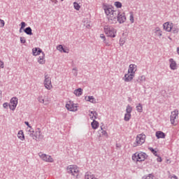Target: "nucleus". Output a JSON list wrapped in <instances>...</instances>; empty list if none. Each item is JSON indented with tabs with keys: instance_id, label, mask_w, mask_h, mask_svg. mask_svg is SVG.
Segmentation results:
<instances>
[{
	"instance_id": "obj_8",
	"label": "nucleus",
	"mask_w": 179,
	"mask_h": 179,
	"mask_svg": "<svg viewBox=\"0 0 179 179\" xmlns=\"http://www.w3.org/2000/svg\"><path fill=\"white\" fill-rule=\"evenodd\" d=\"M66 108L69 111H78V104L73 103L71 101H69L66 104Z\"/></svg>"
},
{
	"instance_id": "obj_1",
	"label": "nucleus",
	"mask_w": 179,
	"mask_h": 179,
	"mask_svg": "<svg viewBox=\"0 0 179 179\" xmlns=\"http://www.w3.org/2000/svg\"><path fill=\"white\" fill-rule=\"evenodd\" d=\"M103 10L106 15V17L109 23H117V17L118 16V11L114 10L111 6H104Z\"/></svg>"
},
{
	"instance_id": "obj_46",
	"label": "nucleus",
	"mask_w": 179,
	"mask_h": 179,
	"mask_svg": "<svg viewBox=\"0 0 179 179\" xmlns=\"http://www.w3.org/2000/svg\"><path fill=\"white\" fill-rule=\"evenodd\" d=\"M25 124H26V125H27V127H29V128L31 127H30V124H29V122H25Z\"/></svg>"
},
{
	"instance_id": "obj_10",
	"label": "nucleus",
	"mask_w": 179,
	"mask_h": 179,
	"mask_svg": "<svg viewBox=\"0 0 179 179\" xmlns=\"http://www.w3.org/2000/svg\"><path fill=\"white\" fill-rule=\"evenodd\" d=\"M38 156L42 159V160H43V162H47L48 163H52V162H54V159L48 155L40 152Z\"/></svg>"
},
{
	"instance_id": "obj_6",
	"label": "nucleus",
	"mask_w": 179,
	"mask_h": 179,
	"mask_svg": "<svg viewBox=\"0 0 179 179\" xmlns=\"http://www.w3.org/2000/svg\"><path fill=\"white\" fill-rule=\"evenodd\" d=\"M43 85L48 90H51V89H52V84L51 83V77H50V74L45 73Z\"/></svg>"
},
{
	"instance_id": "obj_3",
	"label": "nucleus",
	"mask_w": 179,
	"mask_h": 179,
	"mask_svg": "<svg viewBox=\"0 0 179 179\" xmlns=\"http://www.w3.org/2000/svg\"><path fill=\"white\" fill-rule=\"evenodd\" d=\"M67 171L69 174H71V176H73V177H76V178H78L79 177V175L80 174V171H79V167L76 165H70L67 167Z\"/></svg>"
},
{
	"instance_id": "obj_13",
	"label": "nucleus",
	"mask_w": 179,
	"mask_h": 179,
	"mask_svg": "<svg viewBox=\"0 0 179 179\" xmlns=\"http://www.w3.org/2000/svg\"><path fill=\"white\" fill-rule=\"evenodd\" d=\"M17 106V98L13 97L10 101L9 108L10 110H15Z\"/></svg>"
},
{
	"instance_id": "obj_36",
	"label": "nucleus",
	"mask_w": 179,
	"mask_h": 179,
	"mask_svg": "<svg viewBox=\"0 0 179 179\" xmlns=\"http://www.w3.org/2000/svg\"><path fill=\"white\" fill-rule=\"evenodd\" d=\"M4 26H5V21L0 19V27H4Z\"/></svg>"
},
{
	"instance_id": "obj_16",
	"label": "nucleus",
	"mask_w": 179,
	"mask_h": 179,
	"mask_svg": "<svg viewBox=\"0 0 179 179\" xmlns=\"http://www.w3.org/2000/svg\"><path fill=\"white\" fill-rule=\"evenodd\" d=\"M164 29L166 30V31H171L173 29V23L171 22H165L163 24Z\"/></svg>"
},
{
	"instance_id": "obj_31",
	"label": "nucleus",
	"mask_w": 179,
	"mask_h": 179,
	"mask_svg": "<svg viewBox=\"0 0 179 179\" xmlns=\"http://www.w3.org/2000/svg\"><path fill=\"white\" fill-rule=\"evenodd\" d=\"M114 5L117 8H122V3H121L120 1L115 2Z\"/></svg>"
},
{
	"instance_id": "obj_18",
	"label": "nucleus",
	"mask_w": 179,
	"mask_h": 179,
	"mask_svg": "<svg viewBox=\"0 0 179 179\" xmlns=\"http://www.w3.org/2000/svg\"><path fill=\"white\" fill-rule=\"evenodd\" d=\"M39 103H41L42 104H44L45 106H47V104H50V99H44L43 96H39L38 99Z\"/></svg>"
},
{
	"instance_id": "obj_20",
	"label": "nucleus",
	"mask_w": 179,
	"mask_h": 179,
	"mask_svg": "<svg viewBox=\"0 0 179 179\" xmlns=\"http://www.w3.org/2000/svg\"><path fill=\"white\" fill-rule=\"evenodd\" d=\"M169 62L171 69H172L173 71L177 69V63L176 62V61H174V59H170Z\"/></svg>"
},
{
	"instance_id": "obj_11",
	"label": "nucleus",
	"mask_w": 179,
	"mask_h": 179,
	"mask_svg": "<svg viewBox=\"0 0 179 179\" xmlns=\"http://www.w3.org/2000/svg\"><path fill=\"white\" fill-rule=\"evenodd\" d=\"M43 138H44V136L43 133H41V129L39 128L36 129L34 134V139H35V141H40V139H43Z\"/></svg>"
},
{
	"instance_id": "obj_12",
	"label": "nucleus",
	"mask_w": 179,
	"mask_h": 179,
	"mask_svg": "<svg viewBox=\"0 0 179 179\" xmlns=\"http://www.w3.org/2000/svg\"><path fill=\"white\" fill-rule=\"evenodd\" d=\"M116 19L118 23H120V24L125 23V22H127V17L125 16V13H117V16Z\"/></svg>"
},
{
	"instance_id": "obj_40",
	"label": "nucleus",
	"mask_w": 179,
	"mask_h": 179,
	"mask_svg": "<svg viewBox=\"0 0 179 179\" xmlns=\"http://www.w3.org/2000/svg\"><path fill=\"white\" fill-rule=\"evenodd\" d=\"M1 69L5 68V64H4L3 62H2V61H0V69H1Z\"/></svg>"
},
{
	"instance_id": "obj_41",
	"label": "nucleus",
	"mask_w": 179,
	"mask_h": 179,
	"mask_svg": "<svg viewBox=\"0 0 179 179\" xmlns=\"http://www.w3.org/2000/svg\"><path fill=\"white\" fill-rule=\"evenodd\" d=\"M26 27V22H21V29H24Z\"/></svg>"
},
{
	"instance_id": "obj_30",
	"label": "nucleus",
	"mask_w": 179,
	"mask_h": 179,
	"mask_svg": "<svg viewBox=\"0 0 179 179\" xmlns=\"http://www.w3.org/2000/svg\"><path fill=\"white\" fill-rule=\"evenodd\" d=\"M57 50H58V51H60V52H66V50H64V46H62V45H59L57 47Z\"/></svg>"
},
{
	"instance_id": "obj_28",
	"label": "nucleus",
	"mask_w": 179,
	"mask_h": 179,
	"mask_svg": "<svg viewBox=\"0 0 179 179\" xmlns=\"http://www.w3.org/2000/svg\"><path fill=\"white\" fill-rule=\"evenodd\" d=\"M24 33H26V34H28L29 36L33 35V32H31V28L30 27H27L24 29Z\"/></svg>"
},
{
	"instance_id": "obj_32",
	"label": "nucleus",
	"mask_w": 179,
	"mask_h": 179,
	"mask_svg": "<svg viewBox=\"0 0 179 179\" xmlns=\"http://www.w3.org/2000/svg\"><path fill=\"white\" fill-rule=\"evenodd\" d=\"M130 16H129V20L131 22V23H134V22H135L134 18V13L131 12L129 13Z\"/></svg>"
},
{
	"instance_id": "obj_29",
	"label": "nucleus",
	"mask_w": 179,
	"mask_h": 179,
	"mask_svg": "<svg viewBox=\"0 0 179 179\" xmlns=\"http://www.w3.org/2000/svg\"><path fill=\"white\" fill-rule=\"evenodd\" d=\"M138 113H142L143 111V107L142 106V104L138 103L136 107Z\"/></svg>"
},
{
	"instance_id": "obj_37",
	"label": "nucleus",
	"mask_w": 179,
	"mask_h": 179,
	"mask_svg": "<svg viewBox=\"0 0 179 179\" xmlns=\"http://www.w3.org/2000/svg\"><path fill=\"white\" fill-rule=\"evenodd\" d=\"M101 134L103 136H105V138H108V134H107V131H102Z\"/></svg>"
},
{
	"instance_id": "obj_25",
	"label": "nucleus",
	"mask_w": 179,
	"mask_h": 179,
	"mask_svg": "<svg viewBox=\"0 0 179 179\" xmlns=\"http://www.w3.org/2000/svg\"><path fill=\"white\" fill-rule=\"evenodd\" d=\"M17 138L20 139V141H24V134L23 131L20 130L18 131Z\"/></svg>"
},
{
	"instance_id": "obj_35",
	"label": "nucleus",
	"mask_w": 179,
	"mask_h": 179,
	"mask_svg": "<svg viewBox=\"0 0 179 179\" xmlns=\"http://www.w3.org/2000/svg\"><path fill=\"white\" fill-rule=\"evenodd\" d=\"M155 34H157V36H162V31L159 28L156 29Z\"/></svg>"
},
{
	"instance_id": "obj_50",
	"label": "nucleus",
	"mask_w": 179,
	"mask_h": 179,
	"mask_svg": "<svg viewBox=\"0 0 179 179\" xmlns=\"http://www.w3.org/2000/svg\"><path fill=\"white\" fill-rule=\"evenodd\" d=\"M61 1H64V0H61Z\"/></svg>"
},
{
	"instance_id": "obj_38",
	"label": "nucleus",
	"mask_w": 179,
	"mask_h": 179,
	"mask_svg": "<svg viewBox=\"0 0 179 179\" xmlns=\"http://www.w3.org/2000/svg\"><path fill=\"white\" fill-rule=\"evenodd\" d=\"M140 82H143L145 80V76H141L138 78Z\"/></svg>"
},
{
	"instance_id": "obj_44",
	"label": "nucleus",
	"mask_w": 179,
	"mask_h": 179,
	"mask_svg": "<svg viewBox=\"0 0 179 179\" xmlns=\"http://www.w3.org/2000/svg\"><path fill=\"white\" fill-rule=\"evenodd\" d=\"M8 103H4L3 104V107L4 108H6V107H8Z\"/></svg>"
},
{
	"instance_id": "obj_22",
	"label": "nucleus",
	"mask_w": 179,
	"mask_h": 179,
	"mask_svg": "<svg viewBox=\"0 0 179 179\" xmlns=\"http://www.w3.org/2000/svg\"><path fill=\"white\" fill-rule=\"evenodd\" d=\"M90 118L92 121H94L95 120H96L97 119V113H96L94 111H91L90 113Z\"/></svg>"
},
{
	"instance_id": "obj_17",
	"label": "nucleus",
	"mask_w": 179,
	"mask_h": 179,
	"mask_svg": "<svg viewBox=\"0 0 179 179\" xmlns=\"http://www.w3.org/2000/svg\"><path fill=\"white\" fill-rule=\"evenodd\" d=\"M38 62L41 65H44V64H45V54H44L43 52H42L41 55L38 58Z\"/></svg>"
},
{
	"instance_id": "obj_34",
	"label": "nucleus",
	"mask_w": 179,
	"mask_h": 179,
	"mask_svg": "<svg viewBox=\"0 0 179 179\" xmlns=\"http://www.w3.org/2000/svg\"><path fill=\"white\" fill-rule=\"evenodd\" d=\"M73 6L75 8V9H76V10H79V9H80V6L79 5V3L74 2L73 3Z\"/></svg>"
},
{
	"instance_id": "obj_4",
	"label": "nucleus",
	"mask_w": 179,
	"mask_h": 179,
	"mask_svg": "<svg viewBox=\"0 0 179 179\" xmlns=\"http://www.w3.org/2000/svg\"><path fill=\"white\" fill-rule=\"evenodd\" d=\"M104 33L108 37H111L112 38H114L117 36V30L110 26L104 27Z\"/></svg>"
},
{
	"instance_id": "obj_7",
	"label": "nucleus",
	"mask_w": 179,
	"mask_h": 179,
	"mask_svg": "<svg viewBox=\"0 0 179 179\" xmlns=\"http://www.w3.org/2000/svg\"><path fill=\"white\" fill-rule=\"evenodd\" d=\"M132 110H134V108H132V106H131V105L127 106L126 113L124 117V121H126L127 122H128V121H129V120H131L132 117V115L131 114V113H132Z\"/></svg>"
},
{
	"instance_id": "obj_15",
	"label": "nucleus",
	"mask_w": 179,
	"mask_h": 179,
	"mask_svg": "<svg viewBox=\"0 0 179 179\" xmlns=\"http://www.w3.org/2000/svg\"><path fill=\"white\" fill-rule=\"evenodd\" d=\"M137 69L138 67L136 64H130L129 66L128 73L135 75V73L136 72Z\"/></svg>"
},
{
	"instance_id": "obj_49",
	"label": "nucleus",
	"mask_w": 179,
	"mask_h": 179,
	"mask_svg": "<svg viewBox=\"0 0 179 179\" xmlns=\"http://www.w3.org/2000/svg\"><path fill=\"white\" fill-rule=\"evenodd\" d=\"M2 99V95L0 94V100Z\"/></svg>"
},
{
	"instance_id": "obj_5",
	"label": "nucleus",
	"mask_w": 179,
	"mask_h": 179,
	"mask_svg": "<svg viewBox=\"0 0 179 179\" xmlns=\"http://www.w3.org/2000/svg\"><path fill=\"white\" fill-rule=\"evenodd\" d=\"M145 141H146V135L142 134L137 135L136 142L133 143L134 148L143 145V143H145Z\"/></svg>"
},
{
	"instance_id": "obj_21",
	"label": "nucleus",
	"mask_w": 179,
	"mask_h": 179,
	"mask_svg": "<svg viewBox=\"0 0 179 179\" xmlns=\"http://www.w3.org/2000/svg\"><path fill=\"white\" fill-rule=\"evenodd\" d=\"M32 52H33V55L36 57L37 55H40V54L43 52V50H41V49L40 48H34L32 49Z\"/></svg>"
},
{
	"instance_id": "obj_26",
	"label": "nucleus",
	"mask_w": 179,
	"mask_h": 179,
	"mask_svg": "<svg viewBox=\"0 0 179 179\" xmlns=\"http://www.w3.org/2000/svg\"><path fill=\"white\" fill-rule=\"evenodd\" d=\"M82 93H83V90H82V88H78L74 90V94H76V96H82Z\"/></svg>"
},
{
	"instance_id": "obj_33",
	"label": "nucleus",
	"mask_w": 179,
	"mask_h": 179,
	"mask_svg": "<svg viewBox=\"0 0 179 179\" xmlns=\"http://www.w3.org/2000/svg\"><path fill=\"white\" fill-rule=\"evenodd\" d=\"M149 149L155 156L159 157V155H157V151L153 149V148H150Z\"/></svg>"
},
{
	"instance_id": "obj_43",
	"label": "nucleus",
	"mask_w": 179,
	"mask_h": 179,
	"mask_svg": "<svg viewBox=\"0 0 179 179\" xmlns=\"http://www.w3.org/2000/svg\"><path fill=\"white\" fill-rule=\"evenodd\" d=\"M157 161L159 162V163H162V162L163 161V159H162V157L158 156V158L157 159Z\"/></svg>"
},
{
	"instance_id": "obj_47",
	"label": "nucleus",
	"mask_w": 179,
	"mask_h": 179,
	"mask_svg": "<svg viewBox=\"0 0 179 179\" xmlns=\"http://www.w3.org/2000/svg\"><path fill=\"white\" fill-rule=\"evenodd\" d=\"M51 1H52V2H55V3H57V0H51Z\"/></svg>"
},
{
	"instance_id": "obj_14",
	"label": "nucleus",
	"mask_w": 179,
	"mask_h": 179,
	"mask_svg": "<svg viewBox=\"0 0 179 179\" xmlns=\"http://www.w3.org/2000/svg\"><path fill=\"white\" fill-rule=\"evenodd\" d=\"M135 78V74H132L131 73H127L124 75L123 78V80L124 82H131V80Z\"/></svg>"
},
{
	"instance_id": "obj_19",
	"label": "nucleus",
	"mask_w": 179,
	"mask_h": 179,
	"mask_svg": "<svg viewBox=\"0 0 179 179\" xmlns=\"http://www.w3.org/2000/svg\"><path fill=\"white\" fill-rule=\"evenodd\" d=\"M155 136L157 139H164V138H166V134L162 131H158L155 133Z\"/></svg>"
},
{
	"instance_id": "obj_27",
	"label": "nucleus",
	"mask_w": 179,
	"mask_h": 179,
	"mask_svg": "<svg viewBox=\"0 0 179 179\" xmlns=\"http://www.w3.org/2000/svg\"><path fill=\"white\" fill-rule=\"evenodd\" d=\"M91 125L93 129H97L99 128V123L97 121L93 120Z\"/></svg>"
},
{
	"instance_id": "obj_48",
	"label": "nucleus",
	"mask_w": 179,
	"mask_h": 179,
	"mask_svg": "<svg viewBox=\"0 0 179 179\" xmlns=\"http://www.w3.org/2000/svg\"><path fill=\"white\" fill-rule=\"evenodd\" d=\"M73 71H74L76 73L78 72V70L76 69H73Z\"/></svg>"
},
{
	"instance_id": "obj_39",
	"label": "nucleus",
	"mask_w": 179,
	"mask_h": 179,
	"mask_svg": "<svg viewBox=\"0 0 179 179\" xmlns=\"http://www.w3.org/2000/svg\"><path fill=\"white\" fill-rule=\"evenodd\" d=\"M100 37L102 38V40H103L104 43H106V36H104V34H101Z\"/></svg>"
},
{
	"instance_id": "obj_45",
	"label": "nucleus",
	"mask_w": 179,
	"mask_h": 179,
	"mask_svg": "<svg viewBox=\"0 0 179 179\" xmlns=\"http://www.w3.org/2000/svg\"><path fill=\"white\" fill-rule=\"evenodd\" d=\"M170 179H178V178H177V176H173L171 177Z\"/></svg>"
},
{
	"instance_id": "obj_42",
	"label": "nucleus",
	"mask_w": 179,
	"mask_h": 179,
	"mask_svg": "<svg viewBox=\"0 0 179 179\" xmlns=\"http://www.w3.org/2000/svg\"><path fill=\"white\" fill-rule=\"evenodd\" d=\"M20 41L22 44H24V43H26V39H24V38H20Z\"/></svg>"
},
{
	"instance_id": "obj_24",
	"label": "nucleus",
	"mask_w": 179,
	"mask_h": 179,
	"mask_svg": "<svg viewBox=\"0 0 179 179\" xmlns=\"http://www.w3.org/2000/svg\"><path fill=\"white\" fill-rule=\"evenodd\" d=\"M85 178V179H97L96 176L90 172L86 173Z\"/></svg>"
},
{
	"instance_id": "obj_2",
	"label": "nucleus",
	"mask_w": 179,
	"mask_h": 179,
	"mask_svg": "<svg viewBox=\"0 0 179 179\" xmlns=\"http://www.w3.org/2000/svg\"><path fill=\"white\" fill-rule=\"evenodd\" d=\"M148 159V155L143 152H136L131 156V159L136 163L145 162Z\"/></svg>"
},
{
	"instance_id": "obj_23",
	"label": "nucleus",
	"mask_w": 179,
	"mask_h": 179,
	"mask_svg": "<svg viewBox=\"0 0 179 179\" xmlns=\"http://www.w3.org/2000/svg\"><path fill=\"white\" fill-rule=\"evenodd\" d=\"M85 100L94 104L96 103V99H94V96H85Z\"/></svg>"
},
{
	"instance_id": "obj_9",
	"label": "nucleus",
	"mask_w": 179,
	"mask_h": 179,
	"mask_svg": "<svg viewBox=\"0 0 179 179\" xmlns=\"http://www.w3.org/2000/svg\"><path fill=\"white\" fill-rule=\"evenodd\" d=\"M177 118H178V110H175L171 114V124L172 125H177Z\"/></svg>"
}]
</instances>
